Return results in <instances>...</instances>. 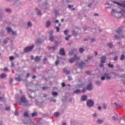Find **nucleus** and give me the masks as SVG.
<instances>
[{
    "label": "nucleus",
    "instance_id": "nucleus-27",
    "mask_svg": "<svg viewBox=\"0 0 125 125\" xmlns=\"http://www.w3.org/2000/svg\"><path fill=\"white\" fill-rule=\"evenodd\" d=\"M79 51H80V52H81V53H82L83 52V51H84V49H83V48H80L79 49Z\"/></svg>",
    "mask_w": 125,
    "mask_h": 125
},
{
    "label": "nucleus",
    "instance_id": "nucleus-21",
    "mask_svg": "<svg viewBox=\"0 0 125 125\" xmlns=\"http://www.w3.org/2000/svg\"><path fill=\"white\" fill-rule=\"evenodd\" d=\"M42 42V40L40 39H38L36 41L37 44H39V43H41Z\"/></svg>",
    "mask_w": 125,
    "mask_h": 125
},
{
    "label": "nucleus",
    "instance_id": "nucleus-6",
    "mask_svg": "<svg viewBox=\"0 0 125 125\" xmlns=\"http://www.w3.org/2000/svg\"><path fill=\"white\" fill-rule=\"evenodd\" d=\"M78 60H80V58L74 56L73 58H70L68 61L70 63H73V62H75V61H78Z\"/></svg>",
    "mask_w": 125,
    "mask_h": 125
},
{
    "label": "nucleus",
    "instance_id": "nucleus-48",
    "mask_svg": "<svg viewBox=\"0 0 125 125\" xmlns=\"http://www.w3.org/2000/svg\"><path fill=\"white\" fill-rule=\"evenodd\" d=\"M56 30H57V32H59L60 29L59 28V27H56Z\"/></svg>",
    "mask_w": 125,
    "mask_h": 125
},
{
    "label": "nucleus",
    "instance_id": "nucleus-16",
    "mask_svg": "<svg viewBox=\"0 0 125 125\" xmlns=\"http://www.w3.org/2000/svg\"><path fill=\"white\" fill-rule=\"evenodd\" d=\"M36 12L38 14V15H42V13L41 12V11L39 10L38 8H36L35 9Z\"/></svg>",
    "mask_w": 125,
    "mask_h": 125
},
{
    "label": "nucleus",
    "instance_id": "nucleus-17",
    "mask_svg": "<svg viewBox=\"0 0 125 125\" xmlns=\"http://www.w3.org/2000/svg\"><path fill=\"white\" fill-rule=\"evenodd\" d=\"M118 12H117V11H116V10L112 9V11H111V14L112 15H113V16H115V15L116 14V13H117Z\"/></svg>",
    "mask_w": 125,
    "mask_h": 125
},
{
    "label": "nucleus",
    "instance_id": "nucleus-36",
    "mask_svg": "<svg viewBox=\"0 0 125 125\" xmlns=\"http://www.w3.org/2000/svg\"><path fill=\"white\" fill-rule=\"evenodd\" d=\"M16 80L18 81V82H21V78H20V77L16 78Z\"/></svg>",
    "mask_w": 125,
    "mask_h": 125
},
{
    "label": "nucleus",
    "instance_id": "nucleus-62",
    "mask_svg": "<svg viewBox=\"0 0 125 125\" xmlns=\"http://www.w3.org/2000/svg\"><path fill=\"white\" fill-rule=\"evenodd\" d=\"M92 5V4L91 3H89L88 5V7H90Z\"/></svg>",
    "mask_w": 125,
    "mask_h": 125
},
{
    "label": "nucleus",
    "instance_id": "nucleus-61",
    "mask_svg": "<svg viewBox=\"0 0 125 125\" xmlns=\"http://www.w3.org/2000/svg\"><path fill=\"white\" fill-rule=\"evenodd\" d=\"M87 59H88V60L91 59V57H90V56H87Z\"/></svg>",
    "mask_w": 125,
    "mask_h": 125
},
{
    "label": "nucleus",
    "instance_id": "nucleus-1",
    "mask_svg": "<svg viewBox=\"0 0 125 125\" xmlns=\"http://www.w3.org/2000/svg\"><path fill=\"white\" fill-rule=\"evenodd\" d=\"M22 103H24L26 106L29 105V104H28V100H26V98L24 96L21 97V100L19 101L20 105H21Z\"/></svg>",
    "mask_w": 125,
    "mask_h": 125
},
{
    "label": "nucleus",
    "instance_id": "nucleus-56",
    "mask_svg": "<svg viewBox=\"0 0 125 125\" xmlns=\"http://www.w3.org/2000/svg\"><path fill=\"white\" fill-rule=\"evenodd\" d=\"M15 116H18V112L16 111V112H15Z\"/></svg>",
    "mask_w": 125,
    "mask_h": 125
},
{
    "label": "nucleus",
    "instance_id": "nucleus-46",
    "mask_svg": "<svg viewBox=\"0 0 125 125\" xmlns=\"http://www.w3.org/2000/svg\"><path fill=\"white\" fill-rule=\"evenodd\" d=\"M58 63H59V60H57L55 62V64H56V65H58Z\"/></svg>",
    "mask_w": 125,
    "mask_h": 125
},
{
    "label": "nucleus",
    "instance_id": "nucleus-53",
    "mask_svg": "<svg viewBox=\"0 0 125 125\" xmlns=\"http://www.w3.org/2000/svg\"><path fill=\"white\" fill-rule=\"evenodd\" d=\"M95 41V39L94 38L91 39V42H94Z\"/></svg>",
    "mask_w": 125,
    "mask_h": 125
},
{
    "label": "nucleus",
    "instance_id": "nucleus-10",
    "mask_svg": "<svg viewBox=\"0 0 125 125\" xmlns=\"http://www.w3.org/2000/svg\"><path fill=\"white\" fill-rule=\"evenodd\" d=\"M125 15H124V14H123V13H122L121 12H117L115 13V15H114L115 17H116V18H119V17H122V16H124Z\"/></svg>",
    "mask_w": 125,
    "mask_h": 125
},
{
    "label": "nucleus",
    "instance_id": "nucleus-40",
    "mask_svg": "<svg viewBox=\"0 0 125 125\" xmlns=\"http://www.w3.org/2000/svg\"><path fill=\"white\" fill-rule=\"evenodd\" d=\"M64 34L65 35H67V34H68V30H65L64 31Z\"/></svg>",
    "mask_w": 125,
    "mask_h": 125
},
{
    "label": "nucleus",
    "instance_id": "nucleus-28",
    "mask_svg": "<svg viewBox=\"0 0 125 125\" xmlns=\"http://www.w3.org/2000/svg\"><path fill=\"white\" fill-rule=\"evenodd\" d=\"M107 46H109V47H113V44L112 43H107Z\"/></svg>",
    "mask_w": 125,
    "mask_h": 125
},
{
    "label": "nucleus",
    "instance_id": "nucleus-41",
    "mask_svg": "<svg viewBox=\"0 0 125 125\" xmlns=\"http://www.w3.org/2000/svg\"><path fill=\"white\" fill-rule=\"evenodd\" d=\"M7 42V39H5L4 40V41H3V43L4 44H5V43H6Z\"/></svg>",
    "mask_w": 125,
    "mask_h": 125
},
{
    "label": "nucleus",
    "instance_id": "nucleus-37",
    "mask_svg": "<svg viewBox=\"0 0 125 125\" xmlns=\"http://www.w3.org/2000/svg\"><path fill=\"white\" fill-rule=\"evenodd\" d=\"M56 46H53V47H48V49H51V48H52V49L53 50H54L55 49V48H56Z\"/></svg>",
    "mask_w": 125,
    "mask_h": 125
},
{
    "label": "nucleus",
    "instance_id": "nucleus-33",
    "mask_svg": "<svg viewBox=\"0 0 125 125\" xmlns=\"http://www.w3.org/2000/svg\"><path fill=\"white\" fill-rule=\"evenodd\" d=\"M125 58V55H122L120 59L121 60H124Z\"/></svg>",
    "mask_w": 125,
    "mask_h": 125
},
{
    "label": "nucleus",
    "instance_id": "nucleus-29",
    "mask_svg": "<svg viewBox=\"0 0 125 125\" xmlns=\"http://www.w3.org/2000/svg\"><path fill=\"white\" fill-rule=\"evenodd\" d=\"M116 32L117 33V34H121V33H122V30L118 29L116 30Z\"/></svg>",
    "mask_w": 125,
    "mask_h": 125
},
{
    "label": "nucleus",
    "instance_id": "nucleus-54",
    "mask_svg": "<svg viewBox=\"0 0 125 125\" xmlns=\"http://www.w3.org/2000/svg\"><path fill=\"white\" fill-rule=\"evenodd\" d=\"M114 38H115V39H116V40H117L118 39H119V37H118L117 35H115V36H114Z\"/></svg>",
    "mask_w": 125,
    "mask_h": 125
},
{
    "label": "nucleus",
    "instance_id": "nucleus-47",
    "mask_svg": "<svg viewBox=\"0 0 125 125\" xmlns=\"http://www.w3.org/2000/svg\"><path fill=\"white\" fill-rule=\"evenodd\" d=\"M103 108H104V109H106L107 106L105 104H103Z\"/></svg>",
    "mask_w": 125,
    "mask_h": 125
},
{
    "label": "nucleus",
    "instance_id": "nucleus-3",
    "mask_svg": "<svg viewBox=\"0 0 125 125\" xmlns=\"http://www.w3.org/2000/svg\"><path fill=\"white\" fill-rule=\"evenodd\" d=\"M6 30L8 34H11L13 36H17V32L16 31H13L11 27H7Z\"/></svg>",
    "mask_w": 125,
    "mask_h": 125
},
{
    "label": "nucleus",
    "instance_id": "nucleus-35",
    "mask_svg": "<svg viewBox=\"0 0 125 125\" xmlns=\"http://www.w3.org/2000/svg\"><path fill=\"white\" fill-rule=\"evenodd\" d=\"M96 83L97 85H100L101 82H100V81H96Z\"/></svg>",
    "mask_w": 125,
    "mask_h": 125
},
{
    "label": "nucleus",
    "instance_id": "nucleus-8",
    "mask_svg": "<svg viewBox=\"0 0 125 125\" xmlns=\"http://www.w3.org/2000/svg\"><path fill=\"white\" fill-rule=\"evenodd\" d=\"M105 60H106V57L104 56H103L101 58V62L102 63L100 64V66L101 67H103V63H105Z\"/></svg>",
    "mask_w": 125,
    "mask_h": 125
},
{
    "label": "nucleus",
    "instance_id": "nucleus-26",
    "mask_svg": "<svg viewBox=\"0 0 125 125\" xmlns=\"http://www.w3.org/2000/svg\"><path fill=\"white\" fill-rule=\"evenodd\" d=\"M53 96H57V95H58V93L56 92H53L52 93Z\"/></svg>",
    "mask_w": 125,
    "mask_h": 125
},
{
    "label": "nucleus",
    "instance_id": "nucleus-5",
    "mask_svg": "<svg viewBox=\"0 0 125 125\" xmlns=\"http://www.w3.org/2000/svg\"><path fill=\"white\" fill-rule=\"evenodd\" d=\"M34 45H32L30 46L24 48V52H29V51H31L34 48Z\"/></svg>",
    "mask_w": 125,
    "mask_h": 125
},
{
    "label": "nucleus",
    "instance_id": "nucleus-22",
    "mask_svg": "<svg viewBox=\"0 0 125 125\" xmlns=\"http://www.w3.org/2000/svg\"><path fill=\"white\" fill-rule=\"evenodd\" d=\"M23 116L25 118H28L29 117V114H28V113L27 112H24Z\"/></svg>",
    "mask_w": 125,
    "mask_h": 125
},
{
    "label": "nucleus",
    "instance_id": "nucleus-44",
    "mask_svg": "<svg viewBox=\"0 0 125 125\" xmlns=\"http://www.w3.org/2000/svg\"><path fill=\"white\" fill-rule=\"evenodd\" d=\"M115 106H116V107H119V104H118L117 103H114Z\"/></svg>",
    "mask_w": 125,
    "mask_h": 125
},
{
    "label": "nucleus",
    "instance_id": "nucleus-64",
    "mask_svg": "<svg viewBox=\"0 0 125 125\" xmlns=\"http://www.w3.org/2000/svg\"><path fill=\"white\" fill-rule=\"evenodd\" d=\"M74 123H75L74 121H71V125H73V124H74Z\"/></svg>",
    "mask_w": 125,
    "mask_h": 125
},
{
    "label": "nucleus",
    "instance_id": "nucleus-49",
    "mask_svg": "<svg viewBox=\"0 0 125 125\" xmlns=\"http://www.w3.org/2000/svg\"><path fill=\"white\" fill-rule=\"evenodd\" d=\"M3 70L5 71V72H6V71H8V69L7 67H5L3 69Z\"/></svg>",
    "mask_w": 125,
    "mask_h": 125
},
{
    "label": "nucleus",
    "instance_id": "nucleus-42",
    "mask_svg": "<svg viewBox=\"0 0 125 125\" xmlns=\"http://www.w3.org/2000/svg\"><path fill=\"white\" fill-rule=\"evenodd\" d=\"M52 21L54 22V23H58V22H59V21L57 20L55 21H54V20H52Z\"/></svg>",
    "mask_w": 125,
    "mask_h": 125
},
{
    "label": "nucleus",
    "instance_id": "nucleus-51",
    "mask_svg": "<svg viewBox=\"0 0 125 125\" xmlns=\"http://www.w3.org/2000/svg\"><path fill=\"white\" fill-rule=\"evenodd\" d=\"M62 125H67V123L65 122H62Z\"/></svg>",
    "mask_w": 125,
    "mask_h": 125
},
{
    "label": "nucleus",
    "instance_id": "nucleus-14",
    "mask_svg": "<svg viewBox=\"0 0 125 125\" xmlns=\"http://www.w3.org/2000/svg\"><path fill=\"white\" fill-rule=\"evenodd\" d=\"M50 25H51V22H50V21H47L46 22V27L47 28H48V27H50Z\"/></svg>",
    "mask_w": 125,
    "mask_h": 125
},
{
    "label": "nucleus",
    "instance_id": "nucleus-4",
    "mask_svg": "<svg viewBox=\"0 0 125 125\" xmlns=\"http://www.w3.org/2000/svg\"><path fill=\"white\" fill-rule=\"evenodd\" d=\"M105 79H106V80H110V79H111V76H110L107 73H105L104 75L103 76H102L101 78V80L102 81H104V80H105Z\"/></svg>",
    "mask_w": 125,
    "mask_h": 125
},
{
    "label": "nucleus",
    "instance_id": "nucleus-9",
    "mask_svg": "<svg viewBox=\"0 0 125 125\" xmlns=\"http://www.w3.org/2000/svg\"><path fill=\"white\" fill-rule=\"evenodd\" d=\"M114 3H116V4H118L119 6H120L121 7H124L125 8V1H123L122 3H119V2H116L115 1H113Z\"/></svg>",
    "mask_w": 125,
    "mask_h": 125
},
{
    "label": "nucleus",
    "instance_id": "nucleus-15",
    "mask_svg": "<svg viewBox=\"0 0 125 125\" xmlns=\"http://www.w3.org/2000/svg\"><path fill=\"white\" fill-rule=\"evenodd\" d=\"M23 124H24V125H25L26 124H30V125H35V124L34 123V122H33L32 121V120H29V122H26V123L23 122Z\"/></svg>",
    "mask_w": 125,
    "mask_h": 125
},
{
    "label": "nucleus",
    "instance_id": "nucleus-50",
    "mask_svg": "<svg viewBox=\"0 0 125 125\" xmlns=\"http://www.w3.org/2000/svg\"><path fill=\"white\" fill-rule=\"evenodd\" d=\"M117 60H118V57L116 56V57L114 58V61H117Z\"/></svg>",
    "mask_w": 125,
    "mask_h": 125
},
{
    "label": "nucleus",
    "instance_id": "nucleus-31",
    "mask_svg": "<svg viewBox=\"0 0 125 125\" xmlns=\"http://www.w3.org/2000/svg\"><path fill=\"white\" fill-rule=\"evenodd\" d=\"M60 115V113L59 112H56L54 114V116L56 117H58Z\"/></svg>",
    "mask_w": 125,
    "mask_h": 125
},
{
    "label": "nucleus",
    "instance_id": "nucleus-38",
    "mask_svg": "<svg viewBox=\"0 0 125 125\" xmlns=\"http://www.w3.org/2000/svg\"><path fill=\"white\" fill-rule=\"evenodd\" d=\"M108 66L109 68H113L114 67V65H113V64H111L110 63L108 64Z\"/></svg>",
    "mask_w": 125,
    "mask_h": 125
},
{
    "label": "nucleus",
    "instance_id": "nucleus-12",
    "mask_svg": "<svg viewBox=\"0 0 125 125\" xmlns=\"http://www.w3.org/2000/svg\"><path fill=\"white\" fill-rule=\"evenodd\" d=\"M60 54H61V55H62L63 56H64V55H65V51H64V49L61 48L60 49Z\"/></svg>",
    "mask_w": 125,
    "mask_h": 125
},
{
    "label": "nucleus",
    "instance_id": "nucleus-60",
    "mask_svg": "<svg viewBox=\"0 0 125 125\" xmlns=\"http://www.w3.org/2000/svg\"><path fill=\"white\" fill-rule=\"evenodd\" d=\"M62 87H64V86H65V83H62Z\"/></svg>",
    "mask_w": 125,
    "mask_h": 125
},
{
    "label": "nucleus",
    "instance_id": "nucleus-52",
    "mask_svg": "<svg viewBox=\"0 0 125 125\" xmlns=\"http://www.w3.org/2000/svg\"><path fill=\"white\" fill-rule=\"evenodd\" d=\"M73 53V51H70L69 52L68 54H69V55H72Z\"/></svg>",
    "mask_w": 125,
    "mask_h": 125
},
{
    "label": "nucleus",
    "instance_id": "nucleus-18",
    "mask_svg": "<svg viewBox=\"0 0 125 125\" xmlns=\"http://www.w3.org/2000/svg\"><path fill=\"white\" fill-rule=\"evenodd\" d=\"M0 78L1 79H4V78H6V74L4 73H2L0 75Z\"/></svg>",
    "mask_w": 125,
    "mask_h": 125
},
{
    "label": "nucleus",
    "instance_id": "nucleus-2",
    "mask_svg": "<svg viewBox=\"0 0 125 125\" xmlns=\"http://www.w3.org/2000/svg\"><path fill=\"white\" fill-rule=\"evenodd\" d=\"M87 107L91 108L94 106V102L92 100H88L86 102Z\"/></svg>",
    "mask_w": 125,
    "mask_h": 125
},
{
    "label": "nucleus",
    "instance_id": "nucleus-7",
    "mask_svg": "<svg viewBox=\"0 0 125 125\" xmlns=\"http://www.w3.org/2000/svg\"><path fill=\"white\" fill-rule=\"evenodd\" d=\"M49 41L50 42H53L54 41V36H53V30H51L49 33Z\"/></svg>",
    "mask_w": 125,
    "mask_h": 125
},
{
    "label": "nucleus",
    "instance_id": "nucleus-63",
    "mask_svg": "<svg viewBox=\"0 0 125 125\" xmlns=\"http://www.w3.org/2000/svg\"><path fill=\"white\" fill-rule=\"evenodd\" d=\"M98 109L100 110H101V106H98Z\"/></svg>",
    "mask_w": 125,
    "mask_h": 125
},
{
    "label": "nucleus",
    "instance_id": "nucleus-57",
    "mask_svg": "<svg viewBox=\"0 0 125 125\" xmlns=\"http://www.w3.org/2000/svg\"><path fill=\"white\" fill-rule=\"evenodd\" d=\"M93 117H96V116H97V114H96V113H94V114H93Z\"/></svg>",
    "mask_w": 125,
    "mask_h": 125
},
{
    "label": "nucleus",
    "instance_id": "nucleus-25",
    "mask_svg": "<svg viewBox=\"0 0 125 125\" xmlns=\"http://www.w3.org/2000/svg\"><path fill=\"white\" fill-rule=\"evenodd\" d=\"M82 91H81L79 89H77L75 91H74V93H81V92Z\"/></svg>",
    "mask_w": 125,
    "mask_h": 125
},
{
    "label": "nucleus",
    "instance_id": "nucleus-32",
    "mask_svg": "<svg viewBox=\"0 0 125 125\" xmlns=\"http://www.w3.org/2000/svg\"><path fill=\"white\" fill-rule=\"evenodd\" d=\"M31 116L32 117H36L37 116V113L36 112H34L31 114Z\"/></svg>",
    "mask_w": 125,
    "mask_h": 125
},
{
    "label": "nucleus",
    "instance_id": "nucleus-24",
    "mask_svg": "<svg viewBox=\"0 0 125 125\" xmlns=\"http://www.w3.org/2000/svg\"><path fill=\"white\" fill-rule=\"evenodd\" d=\"M97 123H98V124H102V123H103V120H102L101 119H98L97 120Z\"/></svg>",
    "mask_w": 125,
    "mask_h": 125
},
{
    "label": "nucleus",
    "instance_id": "nucleus-45",
    "mask_svg": "<svg viewBox=\"0 0 125 125\" xmlns=\"http://www.w3.org/2000/svg\"><path fill=\"white\" fill-rule=\"evenodd\" d=\"M9 59H10V60H13L14 59V57L11 56L9 57Z\"/></svg>",
    "mask_w": 125,
    "mask_h": 125
},
{
    "label": "nucleus",
    "instance_id": "nucleus-19",
    "mask_svg": "<svg viewBox=\"0 0 125 125\" xmlns=\"http://www.w3.org/2000/svg\"><path fill=\"white\" fill-rule=\"evenodd\" d=\"M41 60V58L39 57H36L35 59V61H36V62H39V61H40Z\"/></svg>",
    "mask_w": 125,
    "mask_h": 125
},
{
    "label": "nucleus",
    "instance_id": "nucleus-59",
    "mask_svg": "<svg viewBox=\"0 0 125 125\" xmlns=\"http://www.w3.org/2000/svg\"><path fill=\"white\" fill-rule=\"evenodd\" d=\"M46 60H47V59L46 58H44L43 59V62H45V61H46Z\"/></svg>",
    "mask_w": 125,
    "mask_h": 125
},
{
    "label": "nucleus",
    "instance_id": "nucleus-43",
    "mask_svg": "<svg viewBox=\"0 0 125 125\" xmlns=\"http://www.w3.org/2000/svg\"><path fill=\"white\" fill-rule=\"evenodd\" d=\"M71 38V35H69L68 37H66L65 40L66 41H69V38Z\"/></svg>",
    "mask_w": 125,
    "mask_h": 125
},
{
    "label": "nucleus",
    "instance_id": "nucleus-11",
    "mask_svg": "<svg viewBox=\"0 0 125 125\" xmlns=\"http://www.w3.org/2000/svg\"><path fill=\"white\" fill-rule=\"evenodd\" d=\"M86 88L87 90H92V89H93V86H92V84L90 83L87 85Z\"/></svg>",
    "mask_w": 125,
    "mask_h": 125
},
{
    "label": "nucleus",
    "instance_id": "nucleus-30",
    "mask_svg": "<svg viewBox=\"0 0 125 125\" xmlns=\"http://www.w3.org/2000/svg\"><path fill=\"white\" fill-rule=\"evenodd\" d=\"M72 7H73V5H68V8H70L71 10H75V8H72Z\"/></svg>",
    "mask_w": 125,
    "mask_h": 125
},
{
    "label": "nucleus",
    "instance_id": "nucleus-39",
    "mask_svg": "<svg viewBox=\"0 0 125 125\" xmlns=\"http://www.w3.org/2000/svg\"><path fill=\"white\" fill-rule=\"evenodd\" d=\"M6 111H9L10 110V106H7L5 108Z\"/></svg>",
    "mask_w": 125,
    "mask_h": 125
},
{
    "label": "nucleus",
    "instance_id": "nucleus-20",
    "mask_svg": "<svg viewBox=\"0 0 125 125\" xmlns=\"http://www.w3.org/2000/svg\"><path fill=\"white\" fill-rule=\"evenodd\" d=\"M84 66V62H81L79 64V66L80 67V68H83V67Z\"/></svg>",
    "mask_w": 125,
    "mask_h": 125
},
{
    "label": "nucleus",
    "instance_id": "nucleus-55",
    "mask_svg": "<svg viewBox=\"0 0 125 125\" xmlns=\"http://www.w3.org/2000/svg\"><path fill=\"white\" fill-rule=\"evenodd\" d=\"M68 78L69 81H71L72 80V77H71L70 76H68Z\"/></svg>",
    "mask_w": 125,
    "mask_h": 125
},
{
    "label": "nucleus",
    "instance_id": "nucleus-34",
    "mask_svg": "<svg viewBox=\"0 0 125 125\" xmlns=\"http://www.w3.org/2000/svg\"><path fill=\"white\" fill-rule=\"evenodd\" d=\"M5 11H6V12H11V9L7 8L5 9Z\"/></svg>",
    "mask_w": 125,
    "mask_h": 125
},
{
    "label": "nucleus",
    "instance_id": "nucleus-58",
    "mask_svg": "<svg viewBox=\"0 0 125 125\" xmlns=\"http://www.w3.org/2000/svg\"><path fill=\"white\" fill-rule=\"evenodd\" d=\"M112 119H113V120H114V121H116V117H115V116H113V117H112Z\"/></svg>",
    "mask_w": 125,
    "mask_h": 125
},
{
    "label": "nucleus",
    "instance_id": "nucleus-13",
    "mask_svg": "<svg viewBox=\"0 0 125 125\" xmlns=\"http://www.w3.org/2000/svg\"><path fill=\"white\" fill-rule=\"evenodd\" d=\"M87 99V96L85 95H84L81 97V100L82 101H85Z\"/></svg>",
    "mask_w": 125,
    "mask_h": 125
},
{
    "label": "nucleus",
    "instance_id": "nucleus-23",
    "mask_svg": "<svg viewBox=\"0 0 125 125\" xmlns=\"http://www.w3.org/2000/svg\"><path fill=\"white\" fill-rule=\"evenodd\" d=\"M27 26H28V27H32V22H31V21H28V22H27Z\"/></svg>",
    "mask_w": 125,
    "mask_h": 125
}]
</instances>
